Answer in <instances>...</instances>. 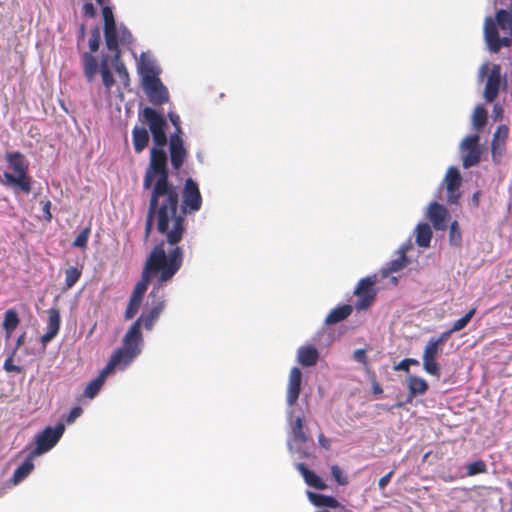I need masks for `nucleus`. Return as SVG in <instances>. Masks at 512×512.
Instances as JSON below:
<instances>
[{
	"mask_svg": "<svg viewBox=\"0 0 512 512\" xmlns=\"http://www.w3.org/2000/svg\"><path fill=\"white\" fill-rule=\"evenodd\" d=\"M146 214L144 240L147 241L155 226L165 237V244L174 248L183 239L186 231L185 217L178 212L180 190L172 182H154Z\"/></svg>",
	"mask_w": 512,
	"mask_h": 512,
	"instance_id": "f257e3e1",
	"label": "nucleus"
},
{
	"mask_svg": "<svg viewBox=\"0 0 512 512\" xmlns=\"http://www.w3.org/2000/svg\"><path fill=\"white\" fill-rule=\"evenodd\" d=\"M184 251L180 246L165 250V242L156 244L147 256L140 280L136 283L130 297L143 300L148 285L155 280L150 296L157 297L164 285L171 281L181 269Z\"/></svg>",
	"mask_w": 512,
	"mask_h": 512,
	"instance_id": "f03ea898",
	"label": "nucleus"
},
{
	"mask_svg": "<svg viewBox=\"0 0 512 512\" xmlns=\"http://www.w3.org/2000/svg\"><path fill=\"white\" fill-rule=\"evenodd\" d=\"M184 251L180 246L165 250V242L156 244L147 256L140 280L136 283L130 297L143 300L148 285L155 280L150 296L157 297L164 285L171 281L181 269Z\"/></svg>",
	"mask_w": 512,
	"mask_h": 512,
	"instance_id": "7ed1b4c3",
	"label": "nucleus"
},
{
	"mask_svg": "<svg viewBox=\"0 0 512 512\" xmlns=\"http://www.w3.org/2000/svg\"><path fill=\"white\" fill-rule=\"evenodd\" d=\"M164 308L165 301L159 300L149 310L143 311L140 317L132 323L123 338V346L118 348L124 351L128 360H133L141 353V343L143 342L141 326L146 330H151Z\"/></svg>",
	"mask_w": 512,
	"mask_h": 512,
	"instance_id": "20e7f679",
	"label": "nucleus"
},
{
	"mask_svg": "<svg viewBox=\"0 0 512 512\" xmlns=\"http://www.w3.org/2000/svg\"><path fill=\"white\" fill-rule=\"evenodd\" d=\"M484 37L488 48L498 53L501 48L509 47L512 43V0L509 9H500L496 18L487 17L484 23Z\"/></svg>",
	"mask_w": 512,
	"mask_h": 512,
	"instance_id": "39448f33",
	"label": "nucleus"
},
{
	"mask_svg": "<svg viewBox=\"0 0 512 512\" xmlns=\"http://www.w3.org/2000/svg\"><path fill=\"white\" fill-rule=\"evenodd\" d=\"M5 160L8 168L13 171L4 172L0 180L1 184L6 187L17 188L25 194H29L32 190V178L29 175V161L19 151L7 152Z\"/></svg>",
	"mask_w": 512,
	"mask_h": 512,
	"instance_id": "423d86ee",
	"label": "nucleus"
},
{
	"mask_svg": "<svg viewBox=\"0 0 512 512\" xmlns=\"http://www.w3.org/2000/svg\"><path fill=\"white\" fill-rule=\"evenodd\" d=\"M155 182H169V171L167 168V155L164 149L153 147L150 151L149 166L143 178V188L148 190Z\"/></svg>",
	"mask_w": 512,
	"mask_h": 512,
	"instance_id": "0eeeda50",
	"label": "nucleus"
},
{
	"mask_svg": "<svg viewBox=\"0 0 512 512\" xmlns=\"http://www.w3.org/2000/svg\"><path fill=\"white\" fill-rule=\"evenodd\" d=\"M133 360H128L124 351L116 349L111 355L106 366L100 371L99 375L88 383L85 388L84 395L87 398H94L102 388L105 379L110 375L116 368L120 370L125 369Z\"/></svg>",
	"mask_w": 512,
	"mask_h": 512,
	"instance_id": "6e6552de",
	"label": "nucleus"
},
{
	"mask_svg": "<svg viewBox=\"0 0 512 512\" xmlns=\"http://www.w3.org/2000/svg\"><path fill=\"white\" fill-rule=\"evenodd\" d=\"M83 73L88 82L94 81L98 69L100 70L103 85L107 90H110L114 85L115 80L109 68V58L103 55L100 63L97 58L88 52H84L81 55Z\"/></svg>",
	"mask_w": 512,
	"mask_h": 512,
	"instance_id": "1a4fd4ad",
	"label": "nucleus"
},
{
	"mask_svg": "<svg viewBox=\"0 0 512 512\" xmlns=\"http://www.w3.org/2000/svg\"><path fill=\"white\" fill-rule=\"evenodd\" d=\"M485 76H487V80L484 88V99L486 102L492 103L498 97L502 84L501 66L493 64L490 68L488 63H484L479 70V77L483 79Z\"/></svg>",
	"mask_w": 512,
	"mask_h": 512,
	"instance_id": "9d476101",
	"label": "nucleus"
},
{
	"mask_svg": "<svg viewBox=\"0 0 512 512\" xmlns=\"http://www.w3.org/2000/svg\"><path fill=\"white\" fill-rule=\"evenodd\" d=\"M144 120L148 123L155 147L162 148L167 144L165 127L166 120L159 112L150 107H145L142 111Z\"/></svg>",
	"mask_w": 512,
	"mask_h": 512,
	"instance_id": "9b49d317",
	"label": "nucleus"
},
{
	"mask_svg": "<svg viewBox=\"0 0 512 512\" xmlns=\"http://www.w3.org/2000/svg\"><path fill=\"white\" fill-rule=\"evenodd\" d=\"M143 86L149 98L154 105H162L169 99L168 90L162 84L161 80L153 70L147 71L143 76Z\"/></svg>",
	"mask_w": 512,
	"mask_h": 512,
	"instance_id": "f8f14e48",
	"label": "nucleus"
},
{
	"mask_svg": "<svg viewBox=\"0 0 512 512\" xmlns=\"http://www.w3.org/2000/svg\"><path fill=\"white\" fill-rule=\"evenodd\" d=\"M65 427L62 423L55 427L48 426L36 436V447L31 452L32 456H38L51 450L60 440Z\"/></svg>",
	"mask_w": 512,
	"mask_h": 512,
	"instance_id": "ddd939ff",
	"label": "nucleus"
},
{
	"mask_svg": "<svg viewBox=\"0 0 512 512\" xmlns=\"http://www.w3.org/2000/svg\"><path fill=\"white\" fill-rule=\"evenodd\" d=\"M182 198L183 200L180 213L183 216L195 213L201 209L202 196L199 191L198 184L192 178L186 179L182 192Z\"/></svg>",
	"mask_w": 512,
	"mask_h": 512,
	"instance_id": "4468645a",
	"label": "nucleus"
},
{
	"mask_svg": "<svg viewBox=\"0 0 512 512\" xmlns=\"http://www.w3.org/2000/svg\"><path fill=\"white\" fill-rule=\"evenodd\" d=\"M376 281V276H368L358 282L354 290V294L359 298L355 304L356 309L365 310L374 302L377 293L374 288Z\"/></svg>",
	"mask_w": 512,
	"mask_h": 512,
	"instance_id": "2eb2a0df",
	"label": "nucleus"
},
{
	"mask_svg": "<svg viewBox=\"0 0 512 512\" xmlns=\"http://www.w3.org/2000/svg\"><path fill=\"white\" fill-rule=\"evenodd\" d=\"M102 6L104 19V39L108 50H115L118 45V28L114 19L112 8L108 5Z\"/></svg>",
	"mask_w": 512,
	"mask_h": 512,
	"instance_id": "dca6fc26",
	"label": "nucleus"
},
{
	"mask_svg": "<svg viewBox=\"0 0 512 512\" xmlns=\"http://www.w3.org/2000/svg\"><path fill=\"white\" fill-rule=\"evenodd\" d=\"M446 190H447V200L450 204H457L461 193L459 188L461 186L462 177L460 175L459 170L456 167L448 168L445 179H444Z\"/></svg>",
	"mask_w": 512,
	"mask_h": 512,
	"instance_id": "f3484780",
	"label": "nucleus"
},
{
	"mask_svg": "<svg viewBox=\"0 0 512 512\" xmlns=\"http://www.w3.org/2000/svg\"><path fill=\"white\" fill-rule=\"evenodd\" d=\"M169 151L171 165L175 170H178L183 165L187 156L183 140L178 133L170 136Z\"/></svg>",
	"mask_w": 512,
	"mask_h": 512,
	"instance_id": "a211bd4d",
	"label": "nucleus"
},
{
	"mask_svg": "<svg viewBox=\"0 0 512 512\" xmlns=\"http://www.w3.org/2000/svg\"><path fill=\"white\" fill-rule=\"evenodd\" d=\"M448 210L438 202H432L428 206L426 216L432 223L435 230H445L447 228Z\"/></svg>",
	"mask_w": 512,
	"mask_h": 512,
	"instance_id": "6ab92c4d",
	"label": "nucleus"
},
{
	"mask_svg": "<svg viewBox=\"0 0 512 512\" xmlns=\"http://www.w3.org/2000/svg\"><path fill=\"white\" fill-rule=\"evenodd\" d=\"M301 383L302 372L298 367H293L290 370L287 385V403L289 406H293L297 402L301 391Z\"/></svg>",
	"mask_w": 512,
	"mask_h": 512,
	"instance_id": "aec40b11",
	"label": "nucleus"
},
{
	"mask_svg": "<svg viewBox=\"0 0 512 512\" xmlns=\"http://www.w3.org/2000/svg\"><path fill=\"white\" fill-rule=\"evenodd\" d=\"M60 325L61 317L59 310L57 308H50L48 310L47 331L40 338L43 347H46V345L58 334Z\"/></svg>",
	"mask_w": 512,
	"mask_h": 512,
	"instance_id": "412c9836",
	"label": "nucleus"
},
{
	"mask_svg": "<svg viewBox=\"0 0 512 512\" xmlns=\"http://www.w3.org/2000/svg\"><path fill=\"white\" fill-rule=\"evenodd\" d=\"M298 471L303 476L305 482L307 485L318 489V490H325L327 488V485L325 482L312 470L308 469L305 464L300 463L297 465Z\"/></svg>",
	"mask_w": 512,
	"mask_h": 512,
	"instance_id": "4be33fe9",
	"label": "nucleus"
},
{
	"mask_svg": "<svg viewBox=\"0 0 512 512\" xmlns=\"http://www.w3.org/2000/svg\"><path fill=\"white\" fill-rule=\"evenodd\" d=\"M447 340L448 333H441L437 338H431L424 348L423 356L436 358Z\"/></svg>",
	"mask_w": 512,
	"mask_h": 512,
	"instance_id": "5701e85b",
	"label": "nucleus"
},
{
	"mask_svg": "<svg viewBox=\"0 0 512 512\" xmlns=\"http://www.w3.org/2000/svg\"><path fill=\"white\" fill-rule=\"evenodd\" d=\"M298 362L302 366L310 367L317 363L319 353L314 346H302L298 349Z\"/></svg>",
	"mask_w": 512,
	"mask_h": 512,
	"instance_id": "b1692460",
	"label": "nucleus"
},
{
	"mask_svg": "<svg viewBox=\"0 0 512 512\" xmlns=\"http://www.w3.org/2000/svg\"><path fill=\"white\" fill-rule=\"evenodd\" d=\"M110 51L113 53L112 65L114 66L115 72L117 73L122 84L124 86H128L129 81H130L129 73L126 69L125 64L121 60L120 48H118V46H117L115 50H110Z\"/></svg>",
	"mask_w": 512,
	"mask_h": 512,
	"instance_id": "393cba45",
	"label": "nucleus"
},
{
	"mask_svg": "<svg viewBox=\"0 0 512 512\" xmlns=\"http://www.w3.org/2000/svg\"><path fill=\"white\" fill-rule=\"evenodd\" d=\"M353 311V307L349 304H343L338 306L330 311V313L325 318V323L327 325L337 324L346 318H348Z\"/></svg>",
	"mask_w": 512,
	"mask_h": 512,
	"instance_id": "a878e982",
	"label": "nucleus"
},
{
	"mask_svg": "<svg viewBox=\"0 0 512 512\" xmlns=\"http://www.w3.org/2000/svg\"><path fill=\"white\" fill-rule=\"evenodd\" d=\"M308 498L310 502L316 507L343 508L340 502L333 496L308 492Z\"/></svg>",
	"mask_w": 512,
	"mask_h": 512,
	"instance_id": "bb28decb",
	"label": "nucleus"
},
{
	"mask_svg": "<svg viewBox=\"0 0 512 512\" xmlns=\"http://www.w3.org/2000/svg\"><path fill=\"white\" fill-rule=\"evenodd\" d=\"M34 457L35 456H32V454L30 453L29 457L15 470V472L10 480L13 485H18L33 471V469H34L33 458Z\"/></svg>",
	"mask_w": 512,
	"mask_h": 512,
	"instance_id": "cd10ccee",
	"label": "nucleus"
},
{
	"mask_svg": "<svg viewBox=\"0 0 512 512\" xmlns=\"http://www.w3.org/2000/svg\"><path fill=\"white\" fill-rule=\"evenodd\" d=\"M429 386L425 379L417 376H409L408 377V389H409V399H411L417 395H423L427 392Z\"/></svg>",
	"mask_w": 512,
	"mask_h": 512,
	"instance_id": "c85d7f7f",
	"label": "nucleus"
},
{
	"mask_svg": "<svg viewBox=\"0 0 512 512\" xmlns=\"http://www.w3.org/2000/svg\"><path fill=\"white\" fill-rule=\"evenodd\" d=\"M132 140L135 152H142L149 143L148 131L142 127H134L132 130Z\"/></svg>",
	"mask_w": 512,
	"mask_h": 512,
	"instance_id": "c756f323",
	"label": "nucleus"
},
{
	"mask_svg": "<svg viewBox=\"0 0 512 512\" xmlns=\"http://www.w3.org/2000/svg\"><path fill=\"white\" fill-rule=\"evenodd\" d=\"M416 232V244L419 247L427 248L430 246L432 239V230L427 223H419L415 229Z\"/></svg>",
	"mask_w": 512,
	"mask_h": 512,
	"instance_id": "7c9ffc66",
	"label": "nucleus"
},
{
	"mask_svg": "<svg viewBox=\"0 0 512 512\" xmlns=\"http://www.w3.org/2000/svg\"><path fill=\"white\" fill-rule=\"evenodd\" d=\"M292 440L297 445H302L307 441V435L304 432V423L301 417H297L291 426Z\"/></svg>",
	"mask_w": 512,
	"mask_h": 512,
	"instance_id": "2f4dec72",
	"label": "nucleus"
},
{
	"mask_svg": "<svg viewBox=\"0 0 512 512\" xmlns=\"http://www.w3.org/2000/svg\"><path fill=\"white\" fill-rule=\"evenodd\" d=\"M20 319L15 310L9 309L5 312L3 328L6 332L7 337H10L12 332L18 327Z\"/></svg>",
	"mask_w": 512,
	"mask_h": 512,
	"instance_id": "473e14b6",
	"label": "nucleus"
},
{
	"mask_svg": "<svg viewBox=\"0 0 512 512\" xmlns=\"http://www.w3.org/2000/svg\"><path fill=\"white\" fill-rule=\"evenodd\" d=\"M487 123V110L482 105H477L472 115V124L475 130H482Z\"/></svg>",
	"mask_w": 512,
	"mask_h": 512,
	"instance_id": "72a5a7b5",
	"label": "nucleus"
},
{
	"mask_svg": "<svg viewBox=\"0 0 512 512\" xmlns=\"http://www.w3.org/2000/svg\"><path fill=\"white\" fill-rule=\"evenodd\" d=\"M506 153V141L498 140L497 138H492L491 142V155L492 161L495 164H500L502 157Z\"/></svg>",
	"mask_w": 512,
	"mask_h": 512,
	"instance_id": "f704fd0d",
	"label": "nucleus"
},
{
	"mask_svg": "<svg viewBox=\"0 0 512 512\" xmlns=\"http://www.w3.org/2000/svg\"><path fill=\"white\" fill-rule=\"evenodd\" d=\"M476 313V308H471L462 318L456 320L452 327L448 331H444L443 333H448V338L451 336L452 333L458 332L462 329H464L468 323L471 321L473 316Z\"/></svg>",
	"mask_w": 512,
	"mask_h": 512,
	"instance_id": "c9c22d12",
	"label": "nucleus"
},
{
	"mask_svg": "<svg viewBox=\"0 0 512 512\" xmlns=\"http://www.w3.org/2000/svg\"><path fill=\"white\" fill-rule=\"evenodd\" d=\"M81 270L77 267H69L65 270V286L67 289L72 288L81 277Z\"/></svg>",
	"mask_w": 512,
	"mask_h": 512,
	"instance_id": "e433bc0d",
	"label": "nucleus"
},
{
	"mask_svg": "<svg viewBox=\"0 0 512 512\" xmlns=\"http://www.w3.org/2000/svg\"><path fill=\"white\" fill-rule=\"evenodd\" d=\"M481 157V151L479 148L472 149L471 151H467V153L463 156L462 164L464 168H470L479 163Z\"/></svg>",
	"mask_w": 512,
	"mask_h": 512,
	"instance_id": "4c0bfd02",
	"label": "nucleus"
},
{
	"mask_svg": "<svg viewBox=\"0 0 512 512\" xmlns=\"http://www.w3.org/2000/svg\"><path fill=\"white\" fill-rule=\"evenodd\" d=\"M423 368L424 370L433 376H440V367L436 361V358L423 356Z\"/></svg>",
	"mask_w": 512,
	"mask_h": 512,
	"instance_id": "58836bf2",
	"label": "nucleus"
},
{
	"mask_svg": "<svg viewBox=\"0 0 512 512\" xmlns=\"http://www.w3.org/2000/svg\"><path fill=\"white\" fill-rule=\"evenodd\" d=\"M330 470L332 477L334 478L338 485L346 486L348 484V477L340 466L334 464L331 466Z\"/></svg>",
	"mask_w": 512,
	"mask_h": 512,
	"instance_id": "ea45409f",
	"label": "nucleus"
},
{
	"mask_svg": "<svg viewBox=\"0 0 512 512\" xmlns=\"http://www.w3.org/2000/svg\"><path fill=\"white\" fill-rule=\"evenodd\" d=\"M462 241L461 232L457 221H453L450 225L449 242L453 246H460Z\"/></svg>",
	"mask_w": 512,
	"mask_h": 512,
	"instance_id": "a19ab883",
	"label": "nucleus"
},
{
	"mask_svg": "<svg viewBox=\"0 0 512 512\" xmlns=\"http://www.w3.org/2000/svg\"><path fill=\"white\" fill-rule=\"evenodd\" d=\"M90 233H91L90 226L84 228L77 235L75 240L73 241V243H72L73 247L85 249L87 247V242H88V238L90 236Z\"/></svg>",
	"mask_w": 512,
	"mask_h": 512,
	"instance_id": "79ce46f5",
	"label": "nucleus"
},
{
	"mask_svg": "<svg viewBox=\"0 0 512 512\" xmlns=\"http://www.w3.org/2000/svg\"><path fill=\"white\" fill-rule=\"evenodd\" d=\"M142 301L130 297L124 317L126 320L132 319L139 311Z\"/></svg>",
	"mask_w": 512,
	"mask_h": 512,
	"instance_id": "37998d69",
	"label": "nucleus"
},
{
	"mask_svg": "<svg viewBox=\"0 0 512 512\" xmlns=\"http://www.w3.org/2000/svg\"><path fill=\"white\" fill-rule=\"evenodd\" d=\"M100 41H101L100 29H99L98 26H95L91 30V37H90L89 42H88L89 49H90L89 53L92 54V53L98 51L99 46H100Z\"/></svg>",
	"mask_w": 512,
	"mask_h": 512,
	"instance_id": "c03bdc74",
	"label": "nucleus"
},
{
	"mask_svg": "<svg viewBox=\"0 0 512 512\" xmlns=\"http://www.w3.org/2000/svg\"><path fill=\"white\" fill-rule=\"evenodd\" d=\"M479 141L480 136L478 134L469 135L462 141L461 148L466 152L479 148Z\"/></svg>",
	"mask_w": 512,
	"mask_h": 512,
	"instance_id": "a18cd8bd",
	"label": "nucleus"
},
{
	"mask_svg": "<svg viewBox=\"0 0 512 512\" xmlns=\"http://www.w3.org/2000/svg\"><path fill=\"white\" fill-rule=\"evenodd\" d=\"M486 471L487 466L483 460L474 461L467 466L468 476H474L477 474L485 473Z\"/></svg>",
	"mask_w": 512,
	"mask_h": 512,
	"instance_id": "49530a36",
	"label": "nucleus"
},
{
	"mask_svg": "<svg viewBox=\"0 0 512 512\" xmlns=\"http://www.w3.org/2000/svg\"><path fill=\"white\" fill-rule=\"evenodd\" d=\"M407 258L403 252L401 256L389 263L388 272H397L403 269L407 265Z\"/></svg>",
	"mask_w": 512,
	"mask_h": 512,
	"instance_id": "de8ad7c7",
	"label": "nucleus"
},
{
	"mask_svg": "<svg viewBox=\"0 0 512 512\" xmlns=\"http://www.w3.org/2000/svg\"><path fill=\"white\" fill-rule=\"evenodd\" d=\"M133 41L131 32L124 26H120L118 29V45H129Z\"/></svg>",
	"mask_w": 512,
	"mask_h": 512,
	"instance_id": "09e8293b",
	"label": "nucleus"
},
{
	"mask_svg": "<svg viewBox=\"0 0 512 512\" xmlns=\"http://www.w3.org/2000/svg\"><path fill=\"white\" fill-rule=\"evenodd\" d=\"M419 362L418 360L416 359H413V358H405L403 359L402 361H400L395 367L394 369L395 370H401V371H406V372H409V366L410 365H418Z\"/></svg>",
	"mask_w": 512,
	"mask_h": 512,
	"instance_id": "8fccbe9b",
	"label": "nucleus"
},
{
	"mask_svg": "<svg viewBox=\"0 0 512 512\" xmlns=\"http://www.w3.org/2000/svg\"><path fill=\"white\" fill-rule=\"evenodd\" d=\"M508 135H509V128L505 124H502V125L498 126L497 130L495 131V133L493 135V138H497L498 140L507 142Z\"/></svg>",
	"mask_w": 512,
	"mask_h": 512,
	"instance_id": "3c124183",
	"label": "nucleus"
},
{
	"mask_svg": "<svg viewBox=\"0 0 512 512\" xmlns=\"http://www.w3.org/2000/svg\"><path fill=\"white\" fill-rule=\"evenodd\" d=\"M82 412L83 410L80 406L73 407L66 417V422L68 424L73 423L82 414Z\"/></svg>",
	"mask_w": 512,
	"mask_h": 512,
	"instance_id": "603ef678",
	"label": "nucleus"
},
{
	"mask_svg": "<svg viewBox=\"0 0 512 512\" xmlns=\"http://www.w3.org/2000/svg\"><path fill=\"white\" fill-rule=\"evenodd\" d=\"M96 8L94 7L93 3L86 2L83 5V15L87 18H94L96 16Z\"/></svg>",
	"mask_w": 512,
	"mask_h": 512,
	"instance_id": "864d4df0",
	"label": "nucleus"
},
{
	"mask_svg": "<svg viewBox=\"0 0 512 512\" xmlns=\"http://www.w3.org/2000/svg\"><path fill=\"white\" fill-rule=\"evenodd\" d=\"M4 369L7 372H15L20 373L22 371V368L13 364L12 356L8 357L4 362Z\"/></svg>",
	"mask_w": 512,
	"mask_h": 512,
	"instance_id": "5fc2aeb1",
	"label": "nucleus"
},
{
	"mask_svg": "<svg viewBox=\"0 0 512 512\" xmlns=\"http://www.w3.org/2000/svg\"><path fill=\"white\" fill-rule=\"evenodd\" d=\"M41 204H42V211H43L44 219L46 221L50 222L51 219H52V213L50 211V209H51V201L50 200L41 201Z\"/></svg>",
	"mask_w": 512,
	"mask_h": 512,
	"instance_id": "6e6d98bb",
	"label": "nucleus"
},
{
	"mask_svg": "<svg viewBox=\"0 0 512 512\" xmlns=\"http://www.w3.org/2000/svg\"><path fill=\"white\" fill-rule=\"evenodd\" d=\"M169 119H170L171 123L173 124V126H175V128H176L175 133H178L180 135L182 133L181 125H180L181 124L180 117L175 113H169Z\"/></svg>",
	"mask_w": 512,
	"mask_h": 512,
	"instance_id": "4d7b16f0",
	"label": "nucleus"
},
{
	"mask_svg": "<svg viewBox=\"0 0 512 512\" xmlns=\"http://www.w3.org/2000/svg\"><path fill=\"white\" fill-rule=\"evenodd\" d=\"M353 358L360 363H366L367 356L366 351L364 349H357L353 353Z\"/></svg>",
	"mask_w": 512,
	"mask_h": 512,
	"instance_id": "13d9d810",
	"label": "nucleus"
},
{
	"mask_svg": "<svg viewBox=\"0 0 512 512\" xmlns=\"http://www.w3.org/2000/svg\"><path fill=\"white\" fill-rule=\"evenodd\" d=\"M503 107L500 104H495L493 107V118L495 121H499L503 118Z\"/></svg>",
	"mask_w": 512,
	"mask_h": 512,
	"instance_id": "bf43d9fd",
	"label": "nucleus"
},
{
	"mask_svg": "<svg viewBox=\"0 0 512 512\" xmlns=\"http://www.w3.org/2000/svg\"><path fill=\"white\" fill-rule=\"evenodd\" d=\"M393 473V471H390L389 473H387L386 475L379 479L378 486L380 489H384L388 485L393 476Z\"/></svg>",
	"mask_w": 512,
	"mask_h": 512,
	"instance_id": "052dcab7",
	"label": "nucleus"
},
{
	"mask_svg": "<svg viewBox=\"0 0 512 512\" xmlns=\"http://www.w3.org/2000/svg\"><path fill=\"white\" fill-rule=\"evenodd\" d=\"M318 442L321 447H323L326 450H329L331 447V441L330 439L326 438L323 433H320L318 436Z\"/></svg>",
	"mask_w": 512,
	"mask_h": 512,
	"instance_id": "680f3d73",
	"label": "nucleus"
},
{
	"mask_svg": "<svg viewBox=\"0 0 512 512\" xmlns=\"http://www.w3.org/2000/svg\"><path fill=\"white\" fill-rule=\"evenodd\" d=\"M84 38H85V25L81 24L80 28H79V33H78V40H83Z\"/></svg>",
	"mask_w": 512,
	"mask_h": 512,
	"instance_id": "e2e57ef3",
	"label": "nucleus"
},
{
	"mask_svg": "<svg viewBox=\"0 0 512 512\" xmlns=\"http://www.w3.org/2000/svg\"><path fill=\"white\" fill-rule=\"evenodd\" d=\"M24 341H25V333L21 334V335L17 338V340H16V348H19L20 346H22V345H23V343H24Z\"/></svg>",
	"mask_w": 512,
	"mask_h": 512,
	"instance_id": "0e129e2a",
	"label": "nucleus"
},
{
	"mask_svg": "<svg viewBox=\"0 0 512 512\" xmlns=\"http://www.w3.org/2000/svg\"><path fill=\"white\" fill-rule=\"evenodd\" d=\"M383 392L382 388L380 387L379 384L375 383L373 385V393L374 394H381Z\"/></svg>",
	"mask_w": 512,
	"mask_h": 512,
	"instance_id": "69168bd1",
	"label": "nucleus"
},
{
	"mask_svg": "<svg viewBox=\"0 0 512 512\" xmlns=\"http://www.w3.org/2000/svg\"><path fill=\"white\" fill-rule=\"evenodd\" d=\"M477 195H478V193H475L473 195V201L475 202L476 205H478V196Z\"/></svg>",
	"mask_w": 512,
	"mask_h": 512,
	"instance_id": "338daca9",
	"label": "nucleus"
},
{
	"mask_svg": "<svg viewBox=\"0 0 512 512\" xmlns=\"http://www.w3.org/2000/svg\"><path fill=\"white\" fill-rule=\"evenodd\" d=\"M98 5H103L105 0H95Z\"/></svg>",
	"mask_w": 512,
	"mask_h": 512,
	"instance_id": "774afa93",
	"label": "nucleus"
}]
</instances>
